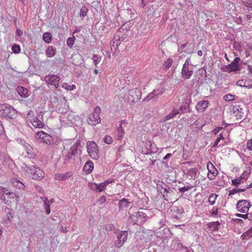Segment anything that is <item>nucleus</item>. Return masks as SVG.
Listing matches in <instances>:
<instances>
[{
  "instance_id": "nucleus-1",
  "label": "nucleus",
  "mask_w": 252,
  "mask_h": 252,
  "mask_svg": "<svg viewBox=\"0 0 252 252\" xmlns=\"http://www.w3.org/2000/svg\"><path fill=\"white\" fill-rule=\"evenodd\" d=\"M23 169L29 176L34 180H39L44 177V171L33 165H25V167H23Z\"/></svg>"
},
{
  "instance_id": "nucleus-2",
  "label": "nucleus",
  "mask_w": 252,
  "mask_h": 252,
  "mask_svg": "<svg viewBox=\"0 0 252 252\" xmlns=\"http://www.w3.org/2000/svg\"><path fill=\"white\" fill-rule=\"evenodd\" d=\"M0 116L6 119H14L17 116L16 110L8 104L0 105Z\"/></svg>"
},
{
  "instance_id": "nucleus-3",
  "label": "nucleus",
  "mask_w": 252,
  "mask_h": 252,
  "mask_svg": "<svg viewBox=\"0 0 252 252\" xmlns=\"http://www.w3.org/2000/svg\"><path fill=\"white\" fill-rule=\"evenodd\" d=\"M142 93L138 88L129 90L127 93L125 94V98L129 103L138 102L141 99Z\"/></svg>"
},
{
  "instance_id": "nucleus-4",
  "label": "nucleus",
  "mask_w": 252,
  "mask_h": 252,
  "mask_svg": "<svg viewBox=\"0 0 252 252\" xmlns=\"http://www.w3.org/2000/svg\"><path fill=\"white\" fill-rule=\"evenodd\" d=\"M126 32L127 31L123 28H120L116 32L113 39V44L111 46V48H114L116 49L121 43L126 39Z\"/></svg>"
},
{
  "instance_id": "nucleus-5",
  "label": "nucleus",
  "mask_w": 252,
  "mask_h": 252,
  "mask_svg": "<svg viewBox=\"0 0 252 252\" xmlns=\"http://www.w3.org/2000/svg\"><path fill=\"white\" fill-rule=\"evenodd\" d=\"M193 74V68L190 63V59L187 58L183 65L181 77L184 79H189Z\"/></svg>"
},
{
  "instance_id": "nucleus-6",
  "label": "nucleus",
  "mask_w": 252,
  "mask_h": 252,
  "mask_svg": "<svg viewBox=\"0 0 252 252\" xmlns=\"http://www.w3.org/2000/svg\"><path fill=\"white\" fill-rule=\"evenodd\" d=\"M87 150L92 158L95 160L99 158L98 149L95 142L94 141L88 142L87 144Z\"/></svg>"
},
{
  "instance_id": "nucleus-7",
  "label": "nucleus",
  "mask_w": 252,
  "mask_h": 252,
  "mask_svg": "<svg viewBox=\"0 0 252 252\" xmlns=\"http://www.w3.org/2000/svg\"><path fill=\"white\" fill-rule=\"evenodd\" d=\"M100 109L99 107L96 106L94 108L93 113L88 116V123L90 125L94 126L100 122Z\"/></svg>"
},
{
  "instance_id": "nucleus-8",
  "label": "nucleus",
  "mask_w": 252,
  "mask_h": 252,
  "mask_svg": "<svg viewBox=\"0 0 252 252\" xmlns=\"http://www.w3.org/2000/svg\"><path fill=\"white\" fill-rule=\"evenodd\" d=\"M229 111L231 114L233 115L237 120H241L245 116L244 110L239 105H231Z\"/></svg>"
},
{
  "instance_id": "nucleus-9",
  "label": "nucleus",
  "mask_w": 252,
  "mask_h": 252,
  "mask_svg": "<svg viewBox=\"0 0 252 252\" xmlns=\"http://www.w3.org/2000/svg\"><path fill=\"white\" fill-rule=\"evenodd\" d=\"M44 114L43 111H40L37 117H34L30 121L33 126L35 128H42L45 126L43 119Z\"/></svg>"
},
{
  "instance_id": "nucleus-10",
  "label": "nucleus",
  "mask_w": 252,
  "mask_h": 252,
  "mask_svg": "<svg viewBox=\"0 0 252 252\" xmlns=\"http://www.w3.org/2000/svg\"><path fill=\"white\" fill-rule=\"evenodd\" d=\"M60 121L62 125L68 126L74 125L75 123V115L72 113L63 115V116L61 117Z\"/></svg>"
},
{
  "instance_id": "nucleus-11",
  "label": "nucleus",
  "mask_w": 252,
  "mask_h": 252,
  "mask_svg": "<svg viewBox=\"0 0 252 252\" xmlns=\"http://www.w3.org/2000/svg\"><path fill=\"white\" fill-rule=\"evenodd\" d=\"M251 205V203L248 201L246 200H241L237 202L236 208L238 211L243 213H245L248 212Z\"/></svg>"
},
{
  "instance_id": "nucleus-12",
  "label": "nucleus",
  "mask_w": 252,
  "mask_h": 252,
  "mask_svg": "<svg viewBox=\"0 0 252 252\" xmlns=\"http://www.w3.org/2000/svg\"><path fill=\"white\" fill-rule=\"evenodd\" d=\"M45 81L49 84L51 88H57L59 86L60 78L57 75H48L45 77Z\"/></svg>"
},
{
  "instance_id": "nucleus-13",
  "label": "nucleus",
  "mask_w": 252,
  "mask_h": 252,
  "mask_svg": "<svg viewBox=\"0 0 252 252\" xmlns=\"http://www.w3.org/2000/svg\"><path fill=\"white\" fill-rule=\"evenodd\" d=\"M128 232L127 231H121L117 235V240L115 242V246L121 248L127 240Z\"/></svg>"
},
{
  "instance_id": "nucleus-14",
  "label": "nucleus",
  "mask_w": 252,
  "mask_h": 252,
  "mask_svg": "<svg viewBox=\"0 0 252 252\" xmlns=\"http://www.w3.org/2000/svg\"><path fill=\"white\" fill-rule=\"evenodd\" d=\"M36 135L38 138L42 139L43 142L48 145H50L54 142V138L50 135L45 132H38Z\"/></svg>"
},
{
  "instance_id": "nucleus-15",
  "label": "nucleus",
  "mask_w": 252,
  "mask_h": 252,
  "mask_svg": "<svg viewBox=\"0 0 252 252\" xmlns=\"http://www.w3.org/2000/svg\"><path fill=\"white\" fill-rule=\"evenodd\" d=\"M207 169L209 172L207 174L208 178L210 180H213L218 175L219 172L216 168L214 166L213 164L210 162L207 164Z\"/></svg>"
},
{
  "instance_id": "nucleus-16",
  "label": "nucleus",
  "mask_w": 252,
  "mask_h": 252,
  "mask_svg": "<svg viewBox=\"0 0 252 252\" xmlns=\"http://www.w3.org/2000/svg\"><path fill=\"white\" fill-rule=\"evenodd\" d=\"M146 152L145 154H155L158 151V148L155 143L147 141L145 144Z\"/></svg>"
},
{
  "instance_id": "nucleus-17",
  "label": "nucleus",
  "mask_w": 252,
  "mask_h": 252,
  "mask_svg": "<svg viewBox=\"0 0 252 252\" xmlns=\"http://www.w3.org/2000/svg\"><path fill=\"white\" fill-rule=\"evenodd\" d=\"M22 145L26 151L27 156L30 158H33L35 155L32 147L25 141L22 142Z\"/></svg>"
},
{
  "instance_id": "nucleus-18",
  "label": "nucleus",
  "mask_w": 252,
  "mask_h": 252,
  "mask_svg": "<svg viewBox=\"0 0 252 252\" xmlns=\"http://www.w3.org/2000/svg\"><path fill=\"white\" fill-rule=\"evenodd\" d=\"M4 192L5 195L8 196V198L15 199L16 203L20 201V196L17 191H9L8 189H5Z\"/></svg>"
},
{
  "instance_id": "nucleus-19",
  "label": "nucleus",
  "mask_w": 252,
  "mask_h": 252,
  "mask_svg": "<svg viewBox=\"0 0 252 252\" xmlns=\"http://www.w3.org/2000/svg\"><path fill=\"white\" fill-rule=\"evenodd\" d=\"M94 167V163L91 160H88L83 167V172L86 174H89L93 171Z\"/></svg>"
},
{
  "instance_id": "nucleus-20",
  "label": "nucleus",
  "mask_w": 252,
  "mask_h": 252,
  "mask_svg": "<svg viewBox=\"0 0 252 252\" xmlns=\"http://www.w3.org/2000/svg\"><path fill=\"white\" fill-rule=\"evenodd\" d=\"M134 216L136 217L138 223H142L146 220L147 215L144 212L139 211L135 213Z\"/></svg>"
},
{
  "instance_id": "nucleus-21",
  "label": "nucleus",
  "mask_w": 252,
  "mask_h": 252,
  "mask_svg": "<svg viewBox=\"0 0 252 252\" xmlns=\"http://www.w3.org/2000/svg\"><path fill=\"white\" fill-rule=\"evenodd\" d=\"M131 203V202L128 201L127 199L123 198L119 202V210H125L126 209Z\"/></svg>"
},
{
  "instance_id": "nucleus-22",
  "label": "nucleus",
  "mask_w": 252,
  "mask_h": 252,
  "mask_svg": "<svg viewBox=\"0 0 252 252\" xmlns=\"http://www.w3.org/2000/svg\"><path fill=\"white\" fill-rule=\"evenodd\" d=\"M208 106V101L207 100H202L199 101L196 107L198 111L202 112Z\"/></svg>"
},
{
  "instance_id": "nucleus-23",
  "label": "nucleus",
  "mask_w": 252,
  "mask_h": 252,
  "mask_svg": "<svg viewBox=\"0 0 252 252\" xmlns=\"http://www.w3.org/2000/svg\"><path fill=\"white\" fill-rule=\"evenodd\" d=\"M72 174L70 172H67L65 174L57 173L55 175V179L60 181L65 180L71 176Z\"/></svg>"
},
{
  "instance_id": "nucleus-24",
  "label": "nucleus",
  "mask_w": 252,
  "mask_h": 252,
  "mask_svg": "<svg viewBox=\"0 0 252 252\" xmlns=\"http://www.w3.org/2000/svg\"><path fill=\"white\" fill-rule=\"evenodd\" d=\"M56 53V49L52 46H49L45 51V54L48 58L53 57Z\"/></svg>"
},
{
  "instance_id": "nucleus-25",
  "label": "nucleus",
  "mask_w": 252,
  "mask_h": 252,
  "mask_svg": "<svg viewBox=\"0 0 252 252\" xmlns=\"http://www.w3.org/2000/svg\"><path fill=\"white\" fill-rule=\"evenodd\" d=\"M198 171L196 168H193L188 169L186 174L189 179H194L196 177Z\"/></svg>"
},
{
  "instance_id": "nucleus-26",
  "label": "nucleus",
  "mask_w": 252,
  "mask_h": 252,
  "mask_svg": "<svg viewBox=\"0 0 252 252\" xmlns=\"http://www.w3.org/2000/svg\"><path fill=\"white\" fill-rule=\"evenodd\" d=\"M158 191L160 192L161 194L167 193L169 194V195H173L174 194V192L169 188H161L160 189L159 185H158Z\"/></svg>"
},
{
  "instance_id": "nucleus-27",
  "label": "nucleus",
  "mask_w": 252,
  "mask_h": 252,
  "mask_svg": "<svg viewBox=\"0 0 252 252\" xmlns=\"http://www.w3.org/2000/svg\"><path fill=\"white\" fill-rule=\"evenodd\" d=\"M17 92L19 95L22 97H27L28 95V90L23 87L19 86L17 88Z\"/></svg>"
},
{
  "instance_id": "nucleus-28",
  "label": "nucleus",
  "mask_w": 252,
  "mask_h": 252,
  "mask_svg": "<svg viewBox=\"0 0 252 252\" xmlns=\"http://www.w3.org/2000/svg\"><path fill=\"white\" fill-rule=\"evenodd\" d=\"M225 69L224 70L225 71H236L238 70L237 65H236L234 63H231L228 65H226L225 67Z\"/></svg>"
},
{
  "instance_id": "nucleus-29",
  "label": "nucleus",
  "mask_w": 252,
  "mask_h": 252,
  "mask_svg": "<svg viewBox=\"0 0 252 252\" xmlns=\"http://www.w3.org/2000/svg\"><path fill=\"white\" fill-rule=\"evenodd\" d=\"M179 113V111L178 109H173L168 115H167L164 118V121H167L173 118Z\"/></svg>"
},
{
  "instance_id": "nucleus-30",
  "label": "nucleus",
  "mask_w": 252,
  "mask_h": 252,
  "mask_svg": "<svg viewBox=\"0 0 252 252\" xmlns=\"http://www.w3.org/2000/svg\"><path fill=\"white\" fill-rule=\"evenodd\" d=\"M80 145L79 143H75L71 146L70 148L69 154L75 157V155L77 153L78 146Z\"/></svg>"
},
{
  "instance_id": "nucleus-31",
  "label": "nucleus",
  "mask_w": 252,
  "mask_h": 252,
  "mask_svg": "<svg viewBox=\"0 0 252 252\" xmlns=\"http://www.w3.org/2000/svg\"><path fill=\"white\" fill-rule=\"evenodd\" d=\"M245 180V178L241 176L240 177L232 180V185L238 186V185H240V184L243 183Z\"/></svg>"
},
{
  "instance_id": "nucleus-32",
  "label": "nucleus",
  "mask_w": 252,
  "mask_h": 252,
  "mask_svg": "<svg viewBox=\"0 0 252 252\" xmlns=\"http://www.w3.org/2000/svg\"><path fill=\"white\" fill-rule=\"evenodd\" d=\"M44 203V206L45 209L46 213L47 214H49L51 212L50 203L48 202V198L46 197H44L42 198Z\"/></svg>"
},
{
  "instance_id": "nucleus-33",
  "label": "nucleus",
  "mask_w": 252,
  "mask_h": 252,
  "mask_svg": "<svg viewBox=\"0 0 252 252\" xmlns=\"http://www.w3.org/2000/svg\"><path fill=\"white\" fill-rule=\"evenodd\" d=\"M236 85L238 86L241 87H245L248 88H252V85L250 86L248 84V82L244 79H242L239 81H238Z\"/></svg>"
},
{
  "instance_id": "nucleus-34",
  "label": "nucleus",
  "mask_w": 252,
  "mask_h": 252,
  "mask_svg": "<svg viewBox=\"0 0 252 252\" xmlns=\"http://www.w3.org/2000/svg\"><path fill=\"white\" fill-rule=\"evenodd\" d=\"M158 97L156 94V92L153 90L150 94H149L144 100L146 101H149L151 99H155Z\"/></svg>"
},
{
  "instance_id": "nucleus-35",
  "label": "nucleus",
  "mask_w": 252,
  "mask_h": 252,
  "mask_svg": "<svg viewBox=\"0 0 252 252\" xmlns=\"http://www.w3.org/2000/svg\"><path fill=\"white\" fill-rule=\"evenodd\" d=\"M43 39L47 43H49L52 41V35L50 33L46 32L43 35Z\"/></svg>"
},
{
  "instance_id": "nucleus-36",
  "label": "nucleus",
  "mask_w": 252,
  "mask_h": 252,
  "mask_svg": "<svg viewBox=\"0 0 252 252\" xmlns=\"http://www.w3.org/2000/svg\"><path fill=\"white\" fill-rule=\"evenodd\" d=\"M173 63V60L171 58H169L165 62L162 64V68L166 70L170 67L172 63Z\"/></svg>"
},
{
  "instance_id": "nucleus-37",
  "label": "nucleus",
  "mask_w": 252,
  "mask_h": 252,
  "mask_svg": "<svg viewBox=\"0 0 252 252\" xmlns=\"http://www.w3.org/2000/svg\"><path fill=\"white\" fill-rule=\"evenodd\" d=\"M74 158L75 157L68 153L67 155L64 158L63 163L65 164H67L68 163L71 162L72 161H73L74 160Z\"/></svg>"
},
{
  "instance_id": "nucleus-38",
  "label": "nucleus",
  "mask_w": 252,
  "mask_h": 252,
  "mask_svg": "<svg viewBox=\"0 0 252 252\" xmlns=\"http://www.w3.org/2000/svg\"><path fill=\"white\" fill-rule=\"evenodd\" d=\"M218 195L216 193H212L210 195L208 198V201L209 203L213 205L215 204L216 200L218 197Z\"/></svg>"
},
{
  "instance_id": "nucleus-39",
  "label": "nucleus",
  "mask_w": 252,
  "mask_h": 252,
  "mask_svg": "<svg viewBox=\"0 0 252 252\" xmlns=\"http://www.w3.org/2000/svg\"><path fill=\"white\" fill-rule=\"evenodd\" d=\"M12 184L14 187L19 189H23L25 187L24 185L22 182L15 180L12 182Z\"/></svg>"
},
{
  "instance_id": "nucleus-40",
  "label": "nucleus",
  "mask_w": 252,
  "mask_h": 252,
  "mask_svg": "<svg viewBox=\"0 0 252 252\" xmlns=\"http://www.w3.org/2000/svg\"><path fill=\"white\" fill-rule=\"evenodd\" d=\"M122 122H121V123L119 124V127H118V135L119 139L122 138L125 133V130L122 127Z\"/></svg>"
},
{
  "instance_id": "nucleus-41",
  "label": "nucleus",
  "mask_w": 252,
  "mask_h": 252,
  "mask_svg": "<svg viewBox=\"0 0 252 252\" xmlns=\"http://www.w3.org/2000/svg\"><path fill=\"white\" fill-rule=\"evenodd\" d=\"M5 189V188L0 189V199L2 200L5 204H8V200L6 199L5 197L4 196V195H5L4 192Z\"/></svg>"
},
{
  "instance_id": "nucleus-42",
  "label": "nucleus",
  "mask_w": 252,
  "mask_h": 252,
  "mask_svg": "<svg viewBox=\"0 0 252 252\" xmlns=\"http://www.w3.org/2000/svg\"><path fill=\"white\" fill-rule=\"evenodd\" d=\"M243 239H248L252 237V226L248 229L246 232L242 235Z\"/></svg>"
},
{
  "instance_id": "nucleus-43",
  "label": "nucleus",
  "mask_w": 252,
  "mask_h": 252,
  "mask_svg": "<svg viewBox=\"0 0 252 252\" xmlns=\"http://www.w3.org/2000/svg\"><path fill=\"white\" fill-rule=\"evenodd\" d=\"M75 37L74 35L72 37H69L67 38L66 40V43L67 46L71 48L73 46L74 41H75Z\"/></svg>"
},
{
  "instance_id": "nucleus-44",
  "label": "nucleus",
  "mask_w": 252,
  "mask_h": 252,
  "mask_svg": "<svg viewBox=\"0 0 252 252\" xmlns=\"http://www.w3.org/2000/svg\"><path fill=\"white\" fill-rule=\"evenodd\" d=\"M223 139H224V137L222 135V133L220 134L219 135V136L217 137V138L215 140V143L213 144L212 147L216 148V147H218L219 143L220 142V141L221 140H223Z\"/></svg>"
},
{
  "instance_id": "nucleus-45",
  "label": "nucleus",
  "mask_w": 252,
  "mask_h": 252,
  "mask_svg": "<svg viewBox=\"0 0 252 252\" xmlns=\"http://www.w3.org/2000/svg\"><path fill=\"white\" fill-rule=\"evenodd\" d=\"M88 11V8L85 6H83L80 9V15L81 17L84 18L86 15Z\"/></svg>"
},
{
  "instance_id": "nucleus-46",
  "label": "nucleus",
  "mask_w": 252,
  "mask_h": 252,
  "mask_svg": "<svg viewBox=\"0 0 252 252\" xmlns=\"http://www.w3.org/2000/svg\"><path fill=\"white\" fill-rule=\"evenodd\" d=\"M62 87L66 90L72 91L75 88V86L74 85H69L67 83H63L62 84Z\"/></svg>"
},
{
  "instance_id": "nucleus-47",
  "label": "nucleus",
  "mask_w": 252,
  "mask_h": 252,
  "mask_svg": "<svg viewBox=\"0 0 252 252\" xmlns=\"http://www.w3.org/2000/svg\"><path fill=\"white\" fill-rule=\"evenodd\" d=\"M220 226V223L219 222H218V221L213 222L212 223H210V224L209 225V227H210L211 228H212L214 230H219Z\"/></svg>"
},
{
  "instance_id": "nucleus-48",
  "label": "nucleus",
  "mask_w": 252,
  "mask_h": 252,
  "mask_svg": "<svg viewBox=\"0 0 252 252\" xmlns=\"http://www.w3.org/2000/svg\"><path fill=\"white\" fill-rule=\"evenodd\" d=\"M100 60L101 58L98 55L96 54H94L93 55L94 63L95 65H97L99 63Z\"/></svg>"
},
{
  "instance_id": "nucleus-49",
  "label": "nucleus",
  "mask_w": 252,
  "mask_h": 252,
  "mask_svg": "<svg viewBox=\"0 0 252 252\" xmlns=\"http://www.w3.org/2000/svg\"><path fill=\"white\" fill-rule=\"evenodd\" d=\"M235 97H236L235 95L232 94H227L224 95L223 98L226 101H229L234 100L235 99Z\"/></svg>"
},
{
  "instance_id": "nucleus-50",
  "label": "nucleus",
  "mask_w": 252,
  "mask_h": 252,
  "mask_svg": "<svg viewBox=\"0 0 252 252\" xmlns=\"http://www.w3.org/2000/svg\"><path fill=\"white\" fill-rule=\"evenodd\" d=\"M12 50L14 53H19L21 51L20 47L18 45L14 44L12 46Z\"/></svg>"
},
{
  "instance_id": "nucleus-51",
  "label": "nucleus",
  "mask_w": 252,
  "mask_h": 252,
  "mask_svg": "<svg viewBox=\"0 0 252 252\" xmlns=\"http://www.w3.org/2000/svg\"><path fill=\"white\" fill-rule=\"evenodd\" d=\"M103 141L107 144H110L113 142V140L111 136L106 135L103 139Z\"/></svg>"
},
{
  "instance_id": "nucleus-52",
  "label": "nucleus",
  "mask_w": 252,
  "mask_h": 252,
  "mask_svg": "<svg viewBox=\"0 0 252 252\" xmlns=\"http://www.w3.org/2000/svg\"><path fill=\"white\" fill-rule=\"evenodd\" d=\"M106 230L108 231H115L116 230L115 226L113 224H108L105 227Z\"/></svg>"
},
{
  "instance_id": "nucleus-53",
  "label": "nucleus",
  "mask_w": 252,
  "mask_h": 252,
  "mask_svg": "<svg viewBox=\"0 0 252 252\" xmlns=\"http://www.w3.org/2000/svg\"><path fill=\"white\" fill-rule=\"evenodd\" d=\"M27 119L31 121L34 117V112L32 110H30L27 114Z\"/></svg>"
},
{
  "instance_id": "nucleus-54",
  "label": "nucleus",
  "mask_w": 252,
  "mask_h": 252,
  "mask_svg": "<svg viewBox=\"0 0 252 252\" xmlns=\"http://www.w3.org/2000/svg\"><path fill=\"white\" fill-rule=\"evenodd\" d=\"M89 186H90V188L91 189L97 192L98 186H97V184L94 183H90Z\"/></svg>"
},
{
  "instance_id": "nucleus-55",
  "label": "nucleus",
  "mask_w": 252,
  "mask_h": 252,
  "mask_svg": "<svg viewBox=\"0 0 252 252\" xmlns=\"http://www.w3.org/2000/svg\"><path fill=\"white\" fill-rule=\"evenodd\" d=\"M97 186H98V189H97V192H100L103 190H104L105 189V187H104V186H103V183H99V184H97Z\"/></svg>"
},
{
  "instance_id": "nucleus-56",
  "label": "nucleus",
  "mask_w": 252,
  "mask_h": 252,
  "mask_svg": "<svg viewBox=\"0 0 252 252\" xmlns=\"http://www.w3.org/2000/svg\"><path fill=\"white\" fill-rule=\"evenodd\" d=\"M115 181L114 179H108L102 182L103 186L106 188V187L110 184H112L114 183Z\"/></svg>"
},
{
  "instance_id": "nucleus-57",
  "label": "nucleus",
  "mask_w": 252,
  "mask_h": 252,
  "mask_svg": "<svg viewBox=\"0 0 252 252\" xmlns=\"http://www.w3.org/2000/svg\"><path fill=\"white\" fill-rule=\"evenodd\" d=\"M212 216H216L218 213V208L214 207L210 212Z\"/></svg>"
},
{
  "instance_id": "nucleus-58",
  "label": "nucleus",
  "mask_w": 252,
  "mask_h": 252,
  "mask_svg": "<svg viewBox=\"0 0 252 252\" xmlns=\"http://www.w3.org/2000/svg\"><path fill=\"white\" fill-rule=\"evenodd\" d=\"M223 129V127H217L215 128H214L212 131V133L214 134V135H217L220 131V130L222 129Z\"/></svg>"
},
{
  "instance_id": "nucleus-59",
  "label": "nucleus",
  "mask_w": 252,
  "mask_h": 252,
  "mask_svg": "<svg viewBox=\"0 0 252 252\" xmlns=\"http://www.w3.org/2000/svg\"><path fill=\"white\" fill-rule=\"evenodd\" d=\"M191 188V187H184L180 188L179 191L181 192H184L185 191H188Z\"/></svg>"
},
{
  "instance_id": "nucleus-60",
  "label": "nucleus",
  "mask_w": 252,
  "mask_h": 252,
  "mask_svg": "<svg viewBox=\"0 0 252 252\" xmlns=\"http://www.w3.org/2000/svg\"><path fill=\"white\" fill-rule=\"evenodd\" d=\"M12 218V215L10 213H7L5 217L4 218V221L6 222L7 221H10L11 218Z\"/></svg>"
},
{
  "instance_id": "nucleus-61",
  "label": "nucleus",
  "mask_w": 252,
  "mask_h": 252,
  "mask_svg": "<svg viewBox=\"0 0 252 252\" xmlns=\"http://www.w3.org/2000/svg\"><path fill=\"white\" fill-rule=\"evenodd\" d=\"M154 91L156 92V94L158 96L159 95H161L164 92V89L163 88L158 89L157 90H154Z\"/></svg>"
},
{
  "instance_id": "nucleus-62",
  "label": "nucleus",
  "mask_w": 252,
  "mask_h": 252,
  "mask_svg": "<svg viewBox=\"0 0 252 252\" xmlns=\"http://www.w3.org/2000/svg\"><path fill=\"white\" fill-rule=\"evenodd\" d=\"M106 201V198L105 196H103L100 198V199L98 200V202L99 204H102Z\"/></svg>"
},
{
  "instance_id": "nucleus-63",
  "label": "nucleus",
  "mask_w": 252,
  "mask_h": 252,
  "mask_svg": "<svg viewBox=\"0 0 252 252\" xmlns=\"http://www.w3.org/2000/svg\"><path fill=\"white\" fill-rule=\"evenodd\" d=\"M247 147L249 150H252V139L247 142Z\"/></svg>"
},
{
  "instance_id": "nucleus-64",
  "label": "nucleus",
  "mask_w": 252,
  "mask_h": 252,
  "mask_svg": "<svg viewBox=\"0 0 252 252\" xmlns=\"http://www.w3.org/2000/svg\"><path fill=\"white\" fill-rule=\"evenodd\" d=\"M237 193H239V191H238L237 189H234L229 190L228 195H232Z\"/></svg>"
}]
</instances>
